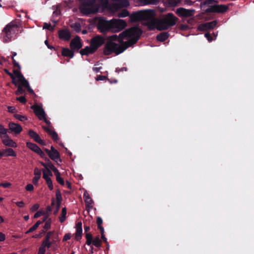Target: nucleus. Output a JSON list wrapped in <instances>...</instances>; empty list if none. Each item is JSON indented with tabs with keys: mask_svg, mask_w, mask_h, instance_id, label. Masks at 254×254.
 <instances>
[{
	"mask_svg": "<svg viewBox=\"0 0 254 254\" xmlns=\"http://www.w3.org/2000/svg\"><path fill=\"white\" fill-rule=\"evenodd\" d=\"M14 117L16 119H17L20 121H22V122H24V121L28 120V118L26 116L21 115L19 114H15L14 115Z\"/></svg>",
	"mask_w": 254,
	"mask_h": 254,
	"instance_id": "obj_42",
	"label": "nucleus"
},
{
	"mask_svg": "<svg viewBox=\"0 0 254 254\" xmlns=\"http://www.w3.org/2000/svg\"><path fill=\"white\" fill-rule=\"evenodd\" d=\"M155 11L153 9L140 10L132 13L130 17L132 21H145L144 25L147 27L149 30V23L157 18L155 17Z\"/></svg>",
	"mask_w": 254,
	"mask_h": 254,
	"instance_id": "obj_3",
	"label": "nucleus"
},
{
	"mask_svg": "<svg viewBox=\"0 0 254 254\" xmlns=\"http://www.w3.org/2000/svg\"><path fill=\"white\" fill-rule=\"evenodd\" d=\"M25 189L27 191H32L34 190V187L33 185L29 184L26 186Z\"/></svg>",
	"mask_w": 254,
	"mask_h": 254,
	"instance_id": "obj_59",
	"label": "nucleus"
},
{
	"mask_svg": "<svg viewBox=\"0 0 254 254\" xmlns=\"http://www.w3.org/2000/svg\"><path fill=\"white\" fill-rule=\"evenodd\" d=\"M143 5L147 4H156L158 2V0H139Z\"/></svg>",
	"mask_w": 254,
	"mask_h": 254,
	"instance_id": "obj_37",
	"label": "nucleus"
},
{
	"mask_svg": "<svg viewBox=\"0 0 254 254\" xmlns=\"http://www.w3.org/2000/svg\"><path fill=\"white\" fill-rule=\"evenodd\" d=\"M24 87L27 89L28 92L30 94H34L33 90L30 87L28 81H27V84L25 85L24 84L22 85Z\"/></svg>",
	"mask_w": 254,
	"mask_h": 254,
	"instance_id": "obj_47",
	"label": "nucleus"
},
{
	"mask_svg": "<svg viewBox=\"0 0 254 254\" xmlns=\"http://www.w3.org/2000/svg\"><path fill=\"white\" fill-rule=\"evenodd\" d=\"M95 52V50L90 46H86L84 49L80 51V54L82 55L88 56L89 54H92Z\"/></svg>",
	"mask_w": 254,
	"mask_h": 254,
	"instance_id": "obj_26",
	"label": "nucleus"
},
{
	"mask_svg": "<svg viewBox=\"0 0 254 254\" xmlns=\"http://www.w3.org/2000/svg\"><path fill=\"white\" fill-rule=\"evenodd\" d=\"M59 37L60 39L68 41L71 38V34L67 29H62L59 31Z\"/></svg>",
	"mask_w": 254,
	"mask_h": 254,
	"instance_id": "obj_21",
	"label": "nucleus"
},
{
	"mask_svg": "<svg viewBox=\"0 0 254 254\" xmlns=\"http://www.w3.org/2000/svg\"><path fill=\"white\" fill-rule=\"evenodd\" d=\"M62 55L64 57L72 58L74 57V52L67 48H63L62 51Z\"/></svg>",
	"mask_w": 254,
	"mask_h": 254,
	"instance_id": "obj_29",
	"label": "nucleus"
},
{
	"mask_svg": "<svg viewBox=\"0 0 254 254\" xmlns=\"http://www.w3.org/2000/svg\"><path fill=\"white\" fill-rule=\"evenodd\" d=\"M4 71L11 78L12 84H13L15 86H17V81L16 80L15 76L12 73H11L8 69L6 68L4 69Z\"/></svg>",
	"mask_w": 254,
	"mask_h": 254,
	"instance_id": "obj_32",
	"label": "nucleus"
},
{
	"mask_svg": "<svg viewBox=\"0 0 254 254\" xmlns=\"http://www.w3.org/2000/svg\"><path fill=\"white\" fill-rule=\"evenodd\" d=\"M105 42V39L101 36H97L92 38L90 42V46L95 50H97Z\"/></svg>",
	"mask_w": 254,
	"mask_h": 254,
	"instance_id": "obj_12",
	"label": "nucleus"
},
{
	"mask_svg": "<svg viewBox=\"0 0 254 254\" xmlns=\"http://www.w3.org/2000/svg\"><path fill=\"white\" fill-rule=\"evenodd\" d=\"M32 109L33 110L35 114L38 117L39 120H42V118H44L46 116V113L42 108L40 106L35 104L31 107Z\"/></svg>",
	"mask_w": 254,
	"mask_h": 254,
	"instance_id": "obj_15",
	"label": "nucleus"
},
{
	"mask_svg": "<svg viewBox=\"0 0 254 254\" xmlns=\"http://www.w3.org/2000/svg\"><path fill=\"white\" fill-rule=\"evenodd\" d=\"M194 9H188L184 7L178 8L176 10V13L180 17H190L194 16Z\"/></svg>",
	"mask_w": 254,
	"mask_h": 254,
	"instance_id": "obj_11",
	"label": "nucleus"
},
{
	"mask_svg": "<svg viewBox=\"0 0 254 254\" xmlns=\"http://www.w3.org/2000/svg\"><path fill=\"white\" fill-rule=\"evenodd\" d=\"M1 140L2 143L6 146L13 148H16L17 147L16 142L10 138L8 135L4 137H3L2 138H1Z\"/></svg>",
	"mask_w": 254,
	"mask_h": 254,
	"instance_id": "obj_20",
	"label": "nucleus"
},
{
	"mask_svg": "<svg viewBox=\"0 0 254 254\" xmlns=\"http://www.w3.org/2000/svg\"><path fill=\"white\" fill-rule=\"evenodd\" d=\"M51 219H49L48 221H46L45 225H44V229L46 230H48L51 227Z\"/></svg>",
	"mask_w": 254,
	"mask_h": 254,
	"instance_id": "obj_53",
	"label": "nucleus"
},
{
	"mask_svg": "<svg viewBox=\"0 0 254 254\" xmlns=\"http://www.w3.org/2000/svg\"><path fill=\"white\" fill-rule=\"evenodd\" d=\"M39 208V204L38 203H36L34 205H33L32 207L31 208V210L32 212L36 211Z\"/></svg>",
	"mask_w": 254,
	"mask_h": 254,
	"instance_id": "obj_58",
	"label": "nucleus"
},
{
	"mask_svg": "<svg viewBox=\"0 0 254 254\" xmlns=\"http://www.w3.org/2000/svg\"><path fill=\"white\" fill-rule=\"evenodd\" d=\"M16 99L17 100L19 101L20 103L24 104H25L27 102L26 99L24 96H21L19 97H17Z\"/></svg>",
	"mask_w": 254,
	"mask_h": 254,
	"instance_id": "obj_52",
	"label": "nucleus"
},
{
	"mask_svg": "<svg viewBox=\"0 0 254 254\" xmlns=\"http://www.w3.org/2000/svg\"><path fill=\"white\" fill-rule=\"evenodd\" d=\"M82 2L81 6V11L83 13H90V9L87 7L92 5L95 2L96 0H79Z\"/></svg>",
	"mask_w": 254,
	"mask_h": 254,
	"instance_id": "obj_13",
	"label": "nucleus"
},
{
	"mask_svg": "<svg viewBox=\"0 0 254 254\" xmlns=\"http://www.w3.org/2000/svg\"><path fill=\"white\" fill-rule=\"evenodd\" d=\"M180 29L182 30H187L189 29V26L187 24H182L180 25Z\"/></svg>",
	"mask_w": 254,
	"mask_h": 254,
	"instance_id": "obj_60",
	"label": "nucleus"
},
{
	"mask_svg": "<svg viewBox=\"0 0 254 254\" xmlns=\"http://www.w3.org/2000/svg\"><path fill=\"white\" fill-rule=\"evenodd\" d=\"M107 79V77L104 75H98L96 77V80L97 81L104 80Z\"/></svg>",
	"mask_w": 254,
	"mask_h": 254,
	"instance_id": "obj_57",
	"label": "nucleus"
},
{
	"mask_svg": "<svg viewBox=\"0 0 254 254\" xmlns=\"http://www.w3.org/2000/svg\"><path fill=\"white\" fill-rule=\"evenodd\" d=\"M35 177L32 179V183L35 185H37L41 176V171L37 167L35 168L34 170Z\"/></svg>",
	"mask_w": 254,
	"mask_h": 254,
	"instance_id": "obj_25",
	"label": "nucleus"
},
{
	"mask_svg": "<svg viewBox=\"0 0 254 254\" xmlns=\"http://www.w3.org/2000/svg\"><path fill=\"white\" fill-rule=\"evenodd\" d=\"M15 77H17L19 79V82L22 84H24L25 85L27 84V81H28L24 76L22 75L21 72L19 73Z\"/></svg>",
	"mask_w": 254,
	"mask_h": 254,
	"instance_id": "obj_35",
	"label": "nucleus"
},
{
	"mask_svg": "<svg viewBox=\"0 0 254 254\" xmlns=\"http://www.w3.org/2000/svg\"><path fill=\"white\" fill-rule=\"evenodd\" d=\"M120 45H118L112 41L107 42L104 46L103 53L105 55L109 56L114 53L118 55L124 52L127 48L125 47L123 43H120Z\"/></svg>",
	"mask_w": 254,
	"mask_h": 254,
	"instance_id": "obj_5",
	"label": "nucleus"
},
{
	"mask_svg": "<svg viewBox=\"0 0 254 254\" xmlns=\"http://www.w3.org/2000/svg\"><path fill=\"white\" fill-rule=\"evenodd\" d=\"M15 77H17L19 79V82L22 84H24L25 85L27 84V81H28L24 76L22 75L21 72L19 73Z\"/></svg>",
	"mask_w": 254,
	"mask_h": 254,
	"instance_id": "obj_36",
	"label": "nucleus"
},
{
	"mask_svg": "<svg viewBox=\"0 0 254 254\" xmlns=\"http://www.w3.org/2000/svg\"><path fill=\"white\" fill-rule=\"evenodd\" d=\"M44 151L46 153V154L48 155L49 158L56 162L58 165H60L61 163L62 162V160L60 157V154L59 152L53 146H51V150H49L47 148H44Z\"/></svg>",
	"mask_w": 254,
	"mask_h": 254,
	"instance_id": "obj_7",
	"label": "nucleus"
},
{
	"mask_svg": "<svg viewBox=\"0 0 254 254\" xmlns=\"http://www.w3.org/2000/svg\"><path fill=\"white\" fill-rule=\"evenodd\" d=\"M204 36L207 38L208 41L210 42L212 40V37L209 32L205 33Z\"/></svg>",
	"mask_w": 254,
	"mask_h": 254,
	"instance_id": "obj_61",
	"label": "nucleus"
},
{
	"mask_svg": "<svg viewBox=\"0 0 254 254\" xmlns=\"http://www.w3.org/2000/svg\"><path fill=\"white\" fill-rule=\"evenodd\" d=\"M44 129L51 135L52 138L54 141H57L59 139L58 133L55 131L50 128L48 127H43Z\"/></svg>",
	"mask_w": 254,
	"mask_h": 254,
	"instance_id": "obj_24",
	"label": "nucleus"
},
{
	"mask_svg": "<svg viewBox=\"0 0 254 254\" xmlns=\"http://www.w3.org/2000/svg\"><path fill=\"white\" fill-rule=\"evenodd\" d=\"M47 246L41 244V246L39 248L38 254H45L46 252V248Z\"/></svg>",
	"mask_w": 254,
	"mask_h": 254,
	"instance_id": "obj_44",
	"label": "nucleus"
},
{
	"mask_svg": "<svg viewBox=\"0 0 254 254\" xmlns=\"http://www.w3.org/2000/svg\"><path fill=\"white\" fill-rule=\"evenodd\" d=\"M170 34L168 32H162L157 35L156 39L159 42L165 41L169 37Z\"/></svg>",
	"mask_w": 254,
	"mask_h": 254,
	"instance_id": "obj_28",
	"label": "nucleus"
},
{
	"mask_svg": "<svg viewBox=\"0 0 254 254\" xmlns=\"http://www.w3.org/2000/svg\"><path fill=\"white\" fill-rule=\"evenodd\" d=\"M29 136L35 142L42 145H45V142L41 139L40 135L32 129H30L28 132Z\"/></svg>",
	"mask_w": 254,
	"mask_h": 254,
	"instance_id": "obj_16",
	"label": "nucleus"
},
{
	"mask_svg": "<svg viewBox=\"0 0 254 254\" xmlns=\"http://www.w3.org/2000/svg\"><path fill=\"white\" fill-rule=\"evenodd\" d=\"M83 198L85 202L86 209L89 211L93 208V200L87 191H85L83 193Z\"/></svg>",
	"mask_w": 254,
	"mask_h": 254,
	"instance_id": "obj_18",
	"label": "nucleus"
},
{
	"mask_svg": "<svg viewBox=\"0 0 254 254\" xmlns=\"http://www.w3.org/2000/svg\"><path fill=\"white\" fill-rule=\"evenodd\" d=\"M71 238V234L70 233L65 234L63 238V241H66L69 240Z\"/></svg>",
	"mask_w": 254,
	"mask_h": 254,
	"instance_id": "obj_62",
	"label": "nucleus"
},
{
	"mask_svg": "<svg viewBox=\"0 0 254 254\" xmlns=\"http://www.w3.org/2000/svg\"><path fill=\"white\" fill-rule=\"evenodd\" d=\"M44 179L46 182V183L48 186L49 189L52 190L54 189L52 181L50 178H47L45 175H44Z\"/></svg>",
	"mask_w": 254,
	"mask_h": 254,
	"instance_id": "obj_41",
	"label": "nucleus"
},
{
	"mask_svg": "<svg viewBox=\"0 0 254 254\" xmlns=\"http://www.w3.org/2000/svg\"><path fill=\"white\" fill-rule=\"evenodd\" d=\"M198 30H199V31H201L207 30V29L206 28V27L205 23H204L200 24L198 26Z\"/></svg>",
	"mask_w": 254,
	"mask_h": 254,
	"instance_id": "obj_50",
	"label": "nucleus"
},
{
	"mask_svg": "<svg viewBox=\"0 0 254 254\" xmlns=\"http://www.w3.org/2000/svg\"><path fill=\"white\" fill-rule=\"evenodd\" d=\"M207 30L213 29L217 25V22L216 20H214L211 22L205 23Z\"/></svg>",
	"mask_w": 254,
	"mask_h": 254,
	"instance_id": "obj_34",
	"label": "nucleus"
},
{
	"mask_svg": "<svg viewBox=\"0 0 254 254\" xmlns=\"http://www.w3.org/2000/svg\"><path fill=\"white\" fill-rule=\"evenodd\" d=\"M9 129L11 132H14L15 134H19L22 130L21 126L13 122H10L8 124Z\"/></svg>",
	"mask_w": 254,
	"mask_h": 254,
	"instance_id": "obj_19",
	"label": "nucleus"
},
{
	"mask_svg": "<svg viewBox=\"0 0 254 254\" xmlns=\"http://www.w3.org/2000/svg\"><path fill=\"white\" fill-rule=\"evenodd\" d=\"M0 186L3 187L4 188H9L11 186V184L9 183H3L0 184Z\"/></svg>",
	"mask_w": 254,
	"mask_h": 254,
	"instance_id": "obj_64",
	"label": "nucleus"
},
{
	"mask_svg": "<svg viewBox=\"0 0 254 254\" xmlns=\"http://www.w3.org/2000/svg\"><path fill=\"white\" fill-rule=\"evenodd\" d=\"M142 33V30L137 26L129 28L121 33L118 36L114 35L119 43H123L125 47L128 48L136 44Z\"/></svg>",
	"mask_w": 254,
	"mask_h": 254,
	"instance_id": "obj_1",
	"label": "nucleus"
},
{
	"mask_svg": "<svg viewBox=\"0 0 254 254\" xmlns=\"http://www.w3.org/2000/svg\"><path fill=\"white\" fill-rule=\"evenodd\" d=\"M70 46L71 50L78 51L82 47V44L81 42L80 38L79 36H76L73 39L70 43Z\"/></svg>",
	"mask_w": 254,
	"mask_h": 254,
	"instance_id": "obj_17",
	"label": "nucleus"
},
{
	"mask_svg": "<svg viewBox=\"0 0 254 254\" xmlns=\"http://www.w3.org/2000/svg\"><path fill=\"white\" fill-rule=\"evenodd\" d=\"M97 26L98 29L102 33L111 31V20L108 21L101 19L99 20Z\"/></svg>",
	"mask_w": 254,
	"mask_h": 254,
	"instance_id": "obj_10",
	"label": "nucleus"
},
{
	"mask_svg": "<svg viewBox=\"0 0 254 254\" xmlns=\"http://www.w3.org/2000/svg\"><path fill=\"white\" fill-rule=\"evenodd\" d=\"M85 238L86 239V244L88 246H91L92 244L95 247L100 248L102 245V242L99 235L93 239L91 234L87 233L85 234Z\"/></svg>",
	"mask_w": 254,
	"mask_h": 254,
	"instance_id": "obj_9",
	"label": "nucleus"
},
{
	"mask_svg": "<svg viewBox=\"0 0 254 254\" xmlns=\"http://www.w3.org/2000/svg\"><path fill=\"white\" fill-rule=\"evenodd\" d=\"M71 27L77 32H79L81 30V25L80 23L78 22L73 23L71 25Z\"/></svg>",
	"mask_w": 254,
	"mask_h": 254,
	"instance_id": "obj_43",
	"label": "nucleus"
},
{
	"mask_svg": "<svg viewBox=\"0 0 254 254\" xmlns=\"http://www.w3.org/2000/svg\"><path fill=\"white\" fill-rule=\"evenodd\" d=\"M112 7L114 9L117 10L123 7H126L129 5V2L127 0H113Z\"/></svg>",
	"mask_w": 254,
	"mask_h": 254,
	"instance_id": "obj_14",
	"label": "nucleus"
},
{
	"mask_svg": "<svg viewBox=\"0 0 254 254\" xmlns=\"http://www.w3.org/2000/svg\"><path fill=\"white\" fill-rule=\"evenodd\" d=\"M218 2L215 0H203L201 2V6H208L205 9V12L208 13H224L227 11L229 8L228 6L223 4H213Z\"/></svg>",
	"mask_w": 254,
	"mask_h": 254,
	"instance_id": "obj_4",
	"label": "nucleus"
},
{
	"mask_svg": "<svg viewBox=\"0 0 254 254\" xmlns=\"http://www.w3.org/2000/svg\"><path fill=\"white\" fill-rule=\"evenodd\" d=\"M38 155L40 156V157L43 159H45L46 161V158H48L46 154L44 153V151H43L41 149L38 151V152L37 153Z\"/></svg>",
	"mask_w": 254,
	"mask_h": 254,
	"instance_id": "obj_49",
	"label": "nucleus"
},
{
	"mask_svg": "<svg viewBox=\"0 0 254 254\" xmlns=\"http://www.w3.org/2000/svg\"><path fill=\"white\" fill-rule=\"evenodd\" d=\"M11 58L12 60V64H13V66L14 67H17L18 68L20 69V66L19 64L15 61V60L14 59V58L13 57H12Z\"/></svg>",
	"mask_w": 254,
	"mask_h": 254,
	"instance_id": "obj_56",
	"label": "nucleus"
},
{
	"mask_svg": "<svg viewBox=\"0 0 254 254\" xmlns=\"http://www.w3.org/2000/svg\"><path fill=\"white\" fill-rule=\"evenodd\" d=\"M178 20L179 19L173 13L169 12L150 22L149 30L152 31L156 29L159 31L166 30L175 26Z\"/></svg>",
	"mask_w": 254,
	"mask_h": 254,
	"instance_id": "obj_2",
	"label": "nucleus"
},
{
	"mask_svg": "<svg viewBox=\"0 0 254 254\" xmlns=\"http://www.w3.org/2000/svg\"><path fill=\"white\" fill-rule=\"evenodd\" d=\"M56 180L61 185L63 186L64 184V182L63 178L61 176V174L57 175Z\"/></svg>",
	"mask_w": 254,
	"mask_h": 254,
	"instance_id": "obj_46",
	"label": "nucleus"
},
{
	"mask_svg": "<svg viewBox=\"0 0 254 254\" xmlns=\"http://www.w3.org/2000/svg\"><path fill=\"white\" fill-rule=\"evenodd\" d=\"M26 146L36 153L41 149L36 144L31 142H27Z\"/></svg>",
	"mask_w": 254,
	"mask_h": 254,
	"instance_id": "obj_30",
	"label": "nucleus"
},
{
	"mask_svg": "<svg viewBox=\"0 0 254 254\" xmlns=\"http://www.w3.org/2000/svg\"><path fill=\"white\" fill-rule=\"evenodd\" d=\"M43 28L44 29H48V30H53V27H52L51 26V25L50 23H45L44 24Z\"/></svg>",
	"mask_w": 254,
	"mask_h": 254,
	"instance_id": "obj_54",
	"label": "nucleus"
},
{
	"mask_svg": "<svg viewBox=\"0 0 254 254\" xmlns=\"http://www.w3.org/2000/svg\"><path fill=\"white\" fill-rule=\"evenodd\" d=\"M56 199L57 201H62V194L59 190H57L56 192Z\"/></svg>",
	"mask_w": 254,
	"mask_h": 254,
	"instance_id": "obj_45",
	"label": "nucleus"
},
{
	"mask_svg": "<svg viewBox=\"0 0 254 254\" xmlns=\"http://www.w3.org/2000/svg\"><path fill=\"white\" fill-rule=\"evenodd\" d=\"M82 228L81 222H78L76 224V233L75 238L77 241L80 240L82 238Z\"/></svg>",
	"mask_w": 254,
	"mask_h": 254,
	"instance_id": "obj_22",
	"label": "nucleus"
},
{
	"mask_svg": "<svg viewBox=\"0 0 254 254\" xmlns=\"http://www.w3.org/2000/svg\"><path fill=\"white\" fill-rule=\"evenodd\" d=\"M96 223L97 224L98 229L100 231H103L104 230L103 227L102 226L103 223V220L101 217L98 216L96 219Z\"/></svg>",
	"mask_w": 254,
	"mask_h": 254,
	"instance_id": "obj_38",
	"label": "nucleus"
},
{
	"mask_svg": "<svg viewBox=\"0 0 254 254\" xmlns=\"http://www.w3.org/2000/svg\"><path fill=\"white\" fill-rule=\"evenodd\" d=\"M129 15V12L127 10H124L120 14L121 17H126Z\"/></svg>",
	"mask_w": 254,
	"mask_h": 254,
	"instance_id": "obj_63",
	"label": "nucleus"
},
{
	"mask_svg": "<svg viewBox=\"0 0 254 254\" xmlns=\"http://www.w3.org/2000/svg\"><path fill=\"white\" fill-rule=\"evenodd\" d=\"M45 212L44 211L40 210V211H39L37 212L34 214V217L35 218H37L40 217L42 215H45Z\"/></svg>",
	"mask_w": 254,
	"mask_h": 254,
	"instance_id": "obj_51",
	"label": "nucleus"
},
{
	"mask_svg": "<svg viewBox=\"0 0 254 254\" xmlns=\"http://www.w3.org/2000/svg\"><path fill=\"white\" fill-rule=\"evenodd\" d=\"M46 162H47V167L46 168V170H47V172L50 176H53V174L51 171L55 166L52 162L50 161L49 158L46 159Z\"/></svg>",
	"mask_w": 254,
	"mask_h": 254,
	"instance_id": "obj_31",
	"label": "nucleus"
},
{
	"mask_svg": "<svg viewBox=\"0 0 254 254\" xmlns=\"http://www.w3.org/2000/svg\"><path fill=\"white\" fill-rule=\"evenodd\" d=\"M17 87V89L16 91L15 92V94L17 95L20 94H23L25 93V90L23 89V86L22 85V84L20 83V85H19L17 83V85L16 86Z\"/></svg>",
	"mask_w": 254,
	"mask_h": 254,
	"instance_id": "obj_40",
	"label": "nucleus"
},
{
	"mask_svg": "<svg viewBox=\"0 0 254 254\" xmlns=\"http://www.w3.org/2000/svg\"><path fill=\"white\" fill-rule=\"evenodd\" d=\"M111 31L118 32L123 29L127 26V23L122 19H112L111 20Z\"/></svg>",
	"mask_w": 254,
	"mask_h": 254,
	"instance_id": "obj_8",
	"label": "nucleus"
},
{
	"mask_svg": "<svg viewBox=\"0 0 254 254\" xmlns=\"http://www.w3.org/2000/svg\"><path fill=\"white\" fill-rule=\"evenodd\" d=\"M53 232L49 231L47 233L44 240L43 241L42 244L47 246V248H50L52 246V243L50 241Z\"/></svg>",
	"mask_w": 254,
	"mask_h": 254,
	"instance_id": "obj_23",
	"label": "nucleus"
},
{
	"mask_svg": "<svg viewBox=\"0 0 254 254\" xmlns=\"http://www.w3.org/2000/svg\"><path fill=\"white\" fill-rule=\"evenodd\" d=\"M7 132V130L2 125L0 124V137L1 139L8 135Z\"/></svg>",
	"mask_w": 254,
	"mask_h": 254,
	"instance_id": "obj_39",
	"label": "nucleus"
},
{
	"mask_svg": "<svg viewBox=\"0 0 254 254\" xmlns=\"http://www.w3.org/2000/svg\"><path fill=\"white\" fill-rule=\"evenodd\" d=\"M100 233L101 235V239H102L103 241L106 243V245L109 246V243L108 242L107 239L106 238L104 234V230H103V231H100Z\"/></svg>",
	"mask_w": 254,
	"mask_h": 254,
	"instance_id": "obj_48",
	"label": "nucleus"
},
{
	"mask_svg": "<svg viewBox=\"0 0 254 254\" xmlns=\"http://www.w3.org/2000/svg\"><path fill=\"white\" fill-rule=\"evenodd\" d=\"M2 151V154H3V156H11V157H16V153L14 151V150L11 148H7L4 149H3Z\"/></svg>",
	"mask_w": 254,
	"mask_h": 254,
	"instance_id": "obj_27",
	"label": "nucleus"
},
{
	"mask_svg": "<svg viewBox=\"0 0 254 254\" xmlns=\"http://www.w3.org/2000/svg\"><path fill=\"white\" fill-rule=\"evenodd\" d=\"M52 209H53V208L51 206H50V205L47 206V207L46 208V211H45V214H47V217H49L50 213L52 211Z\"/></svg>",
	"mask_w": 254,
	"mask_h": 254,
	"instance_id": "obj_55",
	"label": "nucleus"
},
{
	"mask_svg": "<svg viewBox=\"0 0 254 254\" xmlns=\"http://www.w3.org/2000/svg\"><path fill=\"white\" fill-rule=\"evenodd\" d=\"M17 28V25L12 23H10L5 26L2 30L4 42L7 43L11 40L12 35L15 33Z\"/></svg>",
	"mask_w": 254,
	"mask_h": 254,
	"instance_id": "obj_6",
	"label": "nucleus"
},
{
	"mask_svg": "<svg viewBox=\"0 0 254 254\" xmlns=\"http://www.w3.org/2000/svg\"><path fill=\"white\" fill-rule=\"evenodd\" d=\"M66 215V209L65 207H64L62 208V214L61 216L59 217L60 221L61 223H63L65 219Z\"/></svg>",
	"mask_w": 254,
	"mask_h": 254,
	"instance_id": "obj_33",
	"label": "nucleus"
}]
</instances>
